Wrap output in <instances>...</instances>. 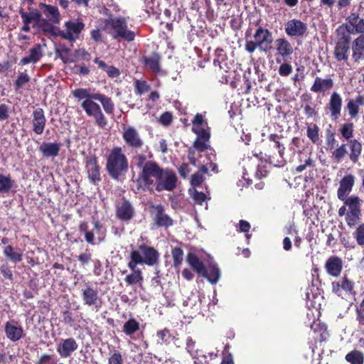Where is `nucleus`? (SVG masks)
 <instances>
[{
	"label": "nucleus",
	"instance_id": "nucleus-1",
	"mask_svg": "<svg viewBox=\"0 0 364 364\" xmlns=\"http://www.w3.org/2000/svg\"><path fill=\"white\" fill-rule=\"evenodd\" d=\"M136 166L140 168L136 186L138 190L146 191L155 184L161 168L156 162L147 161L143 154L135 157Z\"/></svg>",
	"mask_w": 364,
	"mask_h": 364
},
{
	"label": "nucleus",
	"instance_id": "nucleus-2",
	"mask_svg": "<svg viewBox=\"0 0 364 364\" xmlns=\"http://www.w3.org/2000/svg\"><path fill=\"white\" fill-rule=\"evenodd\" d=\"M128 160L122 148H113L107 158L106 168L109 176L117 180L128 171Z\"/></svg>",
	"mask_w": 364,
	"mask_h": 364
},
{
	"label": "nucleus",
	"instance_id": "nucleus-3",
	"mask_svg": "<svg viewBox=\"0 0 364 364\" xmlns=\"http://www.w3.org/2000/svg\"><path fill=\"white\" fill-rule=\"evenodd\" d=\"M342 200L344 201V205L338 209V214L340 217L346 216L348 226H355L360 220L362 200L357 196H351Z\"/></svg>",
	"mask_w": 364,
	"mask_h": 364
},
{
	"label": "nucleus",
	"instance_id": "nucleus-4",
	"mask_svg": "<svg viewBox=\"0 0 364 364\" xmlns=\"http://www.w3.org/2000/svg\"><path fill=\"white\" fill-rule=\"evenodd\" d=\"M159 257V254L154 247L141 245L137 250L130 252V260L127 266L132 268L138 264L154 266L158 263Z\"/></svg>",
	"mask_w": 364,
	"mask_h": 364
},
{
	"label": "nucleus",
	"instance_id": "nucleus-5",
	"mask_svg": "<svg viewBox=\"0 0 364 364\" xmlns=\"http://www.w3.org/2000/svg\"><path fill=\"white\" fill-rule=\"evenodd\" d=\"M273 42L272 33L268 29L259 27L255 34L254 41H247L245 44V50L252 53L258 48L262 53H267L272 48Z\"/></svg>",
	"mask_w": 364,
	"mask_h": 364
},
{
	"label": "nucleus",
	"instance_id": "nucleus-6",
	"mask_svg": "<svg viewBox=\"0 0 364 364\" xmlns=\"http://www.w3.org/2000/svg\"><path fill=\"white\" fill-rule=\"evenodd\" d=\"M106 26L109 29V33L114 39L122 38L130 42L135 38V33L128 29L127 22L124 18L107 20Z\"/></svg>",
	"mask_w": 364,
	"mask_h": 364
},
{
	"label": "nucleus",
	"instance_id": "nucleus-7",
	"mask_svg": "<svg viewBox=\"0 0 364 364\" xmlns=\"http://www.w3.org/2000/svg\"><path fill=\"white\" fill-rule=\"evenodd\" d=\"M177 176L173 171L168 168H162L155 183V188L157 191H172L177 184Z\"/></svg>",
	"mask_w": 364,
	"mask_h": 364
},
{
	"label": "nucleus",
	"instance_id": "nucleus-8",
	"mask_svg": "<svg viewBox=\"0 0 364 364\" xmlns=\"http://www.w3.org/2000/svg\"><path fill=\"white\" fill-rule=\"evenodd\" d=\"M95 99H87L83 100L81 107L88 117H94L95 124L101 127L105 128L107 124V120L102 112L98 104L94 102Z\"/></svg>",
	"mask_w": 364,
	"mask_h": 364
},
{
	"label": "nucleus",
	"instance_id": "nucleus-9",
	"mask_svg": "<svg viewBox=\"0 0 364 364\" xmlns=\"http://www.w3.org/2000/svg\"><path fill=\"white\" fill-rule=\"evenodd\" d=\"M64 26V30L58 31V36L69 41H75L85 28V24L78 20L68 21Z\"/></svg>",
	"mask_w": 364,
	"mask_h": 364
},
{
	"label": "nucleus",
	"instance_id": "nucleus-10",
	"mask_svg": "<svg viewBox=\"0 0 364 364\" xmlns=\"http://www.w3.org/2000/svg\"><path fill=\"white\" fill-rule=\"evenodd\" d=\"M355 181V177L351 173H348L341 178L337 191V196L339 200H345L348 198L347 196L354 186Z\"/></svg>",
	"mask_w": 364,
	"mask_h": 364
},
{
	"label": "nucleus",
	"instance_id": "nucleus-11",
	"mask_svg": "<svg viewBox=\"0 0 364 364\" xmlns=\"http://www.w3.org/2000/svg\"><path fill=\"white\" fill-rule=\"evenodd\" d=\"M346 28L349 33H364V18H360L357 13H351L347 18Z\"/></svg>",
	"mask_w": 364,
	"mask_h": 364
},
{
	"label": "nucleus",
	"instance_id": "nucleus-12",
	"mask_svg": "<svg viewBox=\"0 0 364 364\" xmlns=\"http://www.w3.org/2000/svg\"><path fill=\"white\" fill-rule=\"evenodd\" d=\"M78 348L76 341L73 338L62 339L57 345L56 350L62 358L70 357Z\"/></svg>",
	"mask_w": 364,
	"mask_h": 364
},
{
	"label": "nucleus",
	"instance_id": "nucleus-13",
	"mask_svg": "<svg viewBox=\"0 0 364 364\" xmlns=\"http://www.w3.org/2000/svg\"><path fill=\"white\" fill-rule=\"evenodd\" d=\"M306 30V25L297 19L289 20L285 25V32L289 36H302Z\"/></svg>",
	"mask_w": 364,
	"mask_h": 364
},
{
	"label": "nucleus",
	"instance_id": "nucleus-14",
	"mask_svg": "<svg viewBox=\"0 0 364 364\" xmlns=\"http://www.w3.org/2000/svg\"><path fill=\"white\" fill-rule=\"evenodd\" d=\"M123 139L128 146L134 149L140 148L143 145L142 140L136 129L133 127H129L124 129Z\"/></svg>",
	"mask_w": 364,
	"mask_h": 364
},
{
	"label": "nucleus",
	"instance_id": "nucleus-15",
	"mask_svg": "<svg viewBox=\"0 0 364 364\" xmlns=\"http://www.w3.org/2000/svg\"><path fill=\"white\" fill-rule=\"evenodd\" d=\"M331 285L333 291L340 296H343V293L352 294L353 291L354 284L346 277L333 282Z\"/></svg>",
	"mask_w": 364,
	"mask_h": 364
},
{
	"label": "nucleus",
	"instance_id": "nucleus-16",
	"mask_svg": "<svg viewBox=\"0 0 364 364\" xmlns=\"http://www.w3.org/2000/svg\"><path fill=\"white\" fill-rule=\"evenodd\" d=\"M4 331L6 337L14 342L20 340L23 334L22 327L15 321L6 322Z\"/></svg>",
	"mask_w": 364,
	"mask_h": 364
},
{
	"label": "nucleus",
	"instance_id": "nucleus-17",
	"mask_svg": "<svg viewBox=\"0 0 364 364\" xmlns=\"http://www.w3.org/2000/svg\"><path fill=\"white\" fill-rule=\"evenodd\" d=\"M46 119L41 108L36 109L33 112V130L36 134H41L46 127Z\"/></svg>",
	"mask_w": 364,
	"mask_h": 364
},
{
	"label": "nucleus",
	"instance_id": "nucleus-18",
	"mask_svg": "<svg viewBox=\"0 0 364 364\" xmlns=\"http://www.w3.org/2000/svg\"><path fill=\"white\" fill-rule=\"evenodd\" d=\"M325 268L329 275L337 277L342 271L343 261L337 256H331L326 260Z\"/></svg>",
	"mask_w": 364,
	"mask_h": 364
},
{
	"label": "nucleus",
	"instance_id": "nucleus-19",
	"mask_svg": "<svg viewBox=\"0 0 364 364\" xmlns=\"http://www.w3.org/2000/svg\"><path fill=\"white\" fill-rule=\"evenodd\" d=\"M86 170L90 182L98 183L100 180V166L95 157H90L86 161Z\"/></svg>",
	"mask_w": 364,
	"mask_h": 364
},
{
	"label": "nucleus",
	"instance_id": "nucleus-20",
	"mask_svg": "<svg viewBox=\"0 0 364 364\" xmlns=\"http://www.w3.org/2000/svg\"><path fill=\"white\" fill-rule=\"evenodd\" d=\"M328 107L331 112V117L337 119L341 115L342 109V97L340 94L336 92L331 94Z\"/></svg>",
	"mask_w": 364,
	"mask_h": 364
},
{
	"label": "nucleus",
	"instance_id": "nucleus-21",
	"mask_svg": "<svg viewBox=\"0 0 364 364\" xmlns=\"http://www.w3.org/2000/svg\"><path fill=\"white\" fill-rule=\"evenodd\" d=\"M349 50V38L344 36L341 38L336 43L334 55L338 60H347L348 58V52Z\"/></svg>",
	"mask_w": 364,
	"mask_h": 364
},
{
	"label": "nucleus",
	"instance_id": "nucleus-22",
	"mask_svg": "<svg viewBox=\"0 0 364 364\" xmlns=\"http://www.w3.org/2000/svg\"><path fill=\"white\" fill-rule=\"evenodd\" d=\"M275 48L277 53L284 58L290 56L294 52L292 45L285 38H277L275 41Z\"/></svg>",
	"mask_w": 364,
	"mask_h": 364
},
{
	"label": "nucleus",
	"instance_id": "nucleus-23",
	"mask_svg": "<svg viewBox=\"0 0 364 364\" xmlns=\"http://www.w3.org/2000/svg\"><path fill=\"white\" fill-rule=\"evenodd\" d=\"M43 55V47L41 45L38 44L30 50L28 55L23 57L21 60L20 65H25L29 63H36Z\"/></svg>",
	"mask_w": 364,
	"mask_h": 364
},
{
	"label": "nucleus",
	"instance_id": "nucleus-24",
	"mask_svg": "<svg viewBox=\"0 0 364 364\" xmlns=\"http://www.w3.org/2000/svg\"><path fill=\"white\" fill-rule=\"evenodd\" d=\"M82 297L85 305H96L98 301V293L97 289L89 285H86L85 287L82 289Z\"/></svg>",
	"mask_w": 364,
	"mask_h": 364
},
{
	"label": "nucleus",
	"instance_id": "nucleus-25",
	"mask_svg": "<svg viewBox=\"0 0 364 364\" xmlns=\"http://www.w3.org/2000/svg\"><path fill=\"white\" fill-rule=\"evenodd\" d=\"M134 209L129 201L124 200L118 205L117 210V216L119 219L128 221L132 218Z\"/></svg>",
	"mask_w": 364,
	"mask_h": 364
},
{
	"label": "nucleus",
	"instance_id": "nucleus-26",
	"mask_svg": "<svg viewBox=\"0 0 364 364\" xmlns=\"http://www.w3.org/2000/svg\"><path fill=\"white\" fill-rule=\"evenodd\" d=\"M333 86V82L331 78L322 79L319 77L315 78L311 91L314 92H324L331 90Z\"/></svg>",
	"mask_w": 364,
	"mask_h": 364
},
{
	"label": "nucleus",
	"instance_id": "nucleus-27",
	"mask_svg": "<svg viewBox=\"0 0 364 364\" xmlns=\"http://www.w3.org/2000/svg\"><path fill=\"white\" fill-rule=\"evenodd\" d=\"M352 58L355 61L364 58V35H360L352 43Z\"/></svg>",
	"mask_w": 364,
	"mask_h": 364
},
{
	"label": "nucleus",
	"instance_id": "nucleus-28",
	"mask_svg": "<svg viewBox=\"0 0 364 364\" xmlns=\"http://www.w3.org/2000/svg\"><path fill=\"white\" fill-rule=\"evenodd\" d=\"M192 131L196 134L210 133L208 131V122L204 119L203 114L198 113L192 120Z\"/></svg>",
	"mask_w": 364,
	"mask_h": 364
},
{
	"label": "nucleus",
	"instance_id": "nucleus-29",
	"mask_svg": "<svg viewBox=\"0 0 364 364\" xmlns=\"http://www.w3.org/2000/svg\"><path fill=\"white\" fill-rule=\"evenodd\" d=\"M202 277L206 278L212 284H215L220 279V272L216 264L211 263L205 268Z\"/></svg>",
	"mask_w": 364,
	"mask_h": 364
},
{
	"label": "nucleus",
	"instance_id": "nucleus-30",
	"mask_svg": "<svg viewBox=\"0 0 364 364\" xmlns=\"http://www.w3.org/2000/svg\"><path fill=\"white\" fill-rule=\"evenodd\" d=\"M60 149V144L58 143L43 142L39 147L40 151L43 156L55 157L58 155Z\"/></svg>",
	"mask_w": 364,
	"mask_h": 364
},
{
	"label": "nucleus",
	"instance_id": "nucleus-31",
	"mask_svg": "<svg viewBox=\"0 0 364 364\" xmlns=\"http://www.w3.org/2000/svg\"><path fill=\"white\" fill-rule=\"evenodd\" d=\"M41 9L48 20L53 23H58L60 21V16L58 9L56 6L42 4Z\"/></svg>",
	"mask_w": 364,
	"mask_h": 364
},
{
	"label": "nucleus",
	"instance_id": "nucleus-32",
	"mask_svg": "<svg viewBox=\"0 0 364 364\" xmlns=\"http://www.w3.org/2000/svg\"><path fill=\"white\" fill-rule=\"evenodd\" d=\"M156 213L154 220L159 226H170L172 225L173 221L171 218L165 214L164 208L161 205H156L155 208Z\"/></svg>",
	"mask_w": 364,
	"mask_h": 364
},
{
	"label": "nucleus",
	"instance_id": "nucleus-33",
	"mask_svg": "<svg viewBox=\"0 0 364 364\" xmlns=\"http://www.w3.org/2000/svg\"><path fill=\"white\" fill-rule=\"evenodd\" d=\"M348 145L350 150L349 159L353 163H357L362 151V144L357 139H350Z\"/></svg>",
	"mask_w": 364,
	"mask_h": 364
},
{
	"label": "nucleus",
	"instance_id": "nucleus-34",
	"mask_svg": "<svg viewBox=\"0 0 364 364\" xmlns=\"http://www.w3.org/2000/svg\"><path fill=\"white\" fill-rule=\"evenodd\" d=\"M128 267L132 271V272L125 277V282L129 285H133L136 284H141L143 281L141 271L137 268V265H134V268H132L130 266H128Z\"/></svg>",
	"mask_w": 364,
	"mask_h": 364
},
{
	"label": "nucleus",
	"instance_id": "nucleus-35",
	"mask_svg": "<svg viewBox=\"0 0 364 364\" xmlns=\"http://www.w3.org/2000/svg\"><path fill=\"white\" fill-rule=\"evenodd\" d=\"M187 262L198 274L202 276L205 267L203 263L193 253H189L187 256Z\"/></svg>",
	"mask_w": 364,
	"mask_h": 364
},
{
	"label": "nucleus",
	"instance_id": "nucleus-36",
	"mask_svg": "<svg viewBox=\"0 0 364 364\" xmlns=\"http://www.w3.org/2000/svg\"><path fill=\"white\" fill-rule=\"evenodd\" d=\"M4 255L14 263L19 262L23 259V252L15 250L12 246L7 245L4 249Z\"/></svg>",
	"mask_w": 364,
	"mask_h": 364
},
{
	"label": "nucleus",
	"instance_id": "nucleus-37",
	"mask_svg": "<svg viewBox=\"0 0 364 364\" xmlns=\"http://www.w3.org/2000/svg\"><path fill=\"white\" fill-rule=\"evenodd\" d=\"M331 159L339 163L348 154V150L346 147V144H342L341 145H337L336 148H333L332 150H331Z\"/></svg>",
	"mask_w": 364,
	"mask_h": 364
},
{
	"label": "nucleus",
	"instance_id": "nucleus-38",
	"mask_svg": "<svg viewBox=\"0 0 364 364\" xmlns=\"http://www.w3.org/2000/svg\"><path fill=\"white\" fill-rule=\"evenodd\" d=\"M197 138L194 143V147L198 151H205L208 146V141L210 139V133H203L196 134Z\"/></svg>",
	"mask_w": 364,
	"mask_h": 364
},
{
	"label": "nucleus",
	"instance_id": "nucleus-39",
	"mask_svg": "<svg viewBox=\"0 0 364 364\" xmlns=\"http://www.w3.org/2000/svg\"><path fill=\"white\" fill-rule=\"evenodd\" d=\"M95 100L99 101L107 114H112L114 111V104L112 100L100 93H97V95L95 96Z\"/></svg>",
	"mask_w": 364,
	"mask_h": 364
},
{
	"label": "nucleus",
	"instance_id": "nucleus-40",
	"mask_svg": "<svg viewBox=\"0 0 364 364\" xmlns=\"http://www.w3.org/2000/svg\"><path fill=\"white\" fill-rule=\"evenodd\" d=\"M346 360L350 364H363L364 355L362 352L354 350L346 355Z\"/></svg>",
	"mask_w": 364,
	"mask_h": 364
},
{
	"label": "nucleus",
	"instance_id": "nucleus-41",
	"mask_svg": "<svg viewBox=\"0 0 364 364\" xmlns=\"http://www.w3.org/2000/svg\"><path fill=\"white\" fill-rule=\"evenodd\" d=\"M160 57L157 54H154L149 58H146L144 63L152 72L159 73L160 72Z\"/></svg>",
	"mask_w": 364,
	"mask_h": 364
},
{
	"label": "nucleus",
	"instance_id": "nucleus-42",
	"mask_svg": "<svg viewBox=\"0 0 364 364\" xmlns=\"http://www.w3.org/2000/svg\"><path fill=\"white\" fill-rule=\"evenodd\" d=\"M139 329V323L134 318H130L124 323L123 331L127 336H132Z\"/></svg>",
	"mask_w": 364,
	"mask_h": 364
},
{
	"label": "nucleus",
	"instance_id": "nucleus-43",
	"mask_svg": "<svg viewBox=\"0 0 364 364\" xmlns=\"http://www.w3.org/2000/svg\"><path fill=\"white\" fill-rule=\"evenodd\" d=\"M73 95L79 100H87V99H95L97 93H91L87 89L79 88L73 92Z\"/></svg>",
	"mask_w": 364,
	"mask_h": 364
},
{
	"label": "nucleus",
	"instance_id": "nucleus-44",
	"mask_svg": "<svg viewBox=\"0 0 364 364\" xmlns=\"http://www.w3.org/2000/svg\"><path fill=\"white\" fill-rule=\"evenodd\" d=\"M14 185V181L10 176L0 174V192L8 193Z\"/></svg>",
	"mask_w": 364,
	"mask_h": 364
},
{
	"label": "nucleus",
	"instance_id": "nucleus-45",
	"mask_svg": "<svg viewBox=\"0 0 364 364\" xmlns=\"http://www.w3.org/2000/svg\"><path fill=\"white\" fill-rule=\"evenodd\" d=\"M319 129L318 126L315 124H313L310 126H308L306 135L311 140L313 143H317L319 140L318 135Z\"/></svg>",
	"mask_w": 364,
	"mask_h": 364
},
{
	"label": "nucleus",
	"instance_id": "nucleus-46",
	"mask_svg": "<svg viewBox=\"0 0 364 364\" xmlns=\"http://www.w3.org/2000/svg\"><path fill=\"white\" fill-rule=\"evenodd\" d=\"M94 229L92 232H94V235H97V240L100 242H102L105 240L106 230L102 225V224L98 220L93 221Z\"/></svg>",
	"mask_w": 364,
	"mask_h": 364
},
{
	"label": "nucleus",
	"instance_id": "nucleus-47",
	"mask_svg": "<svg viewBox=\"0 0 364 364\" xmlns=\"http://www.w3.org/2000/svg\"><path fill=\"white\" fill-rule=\"evenodd\" d=\"M171 254L173 260V266L178 269L183 262V252L181 248L175 247L173 249Z\"/></svg>",
	"mask_w": 364,
	"mask_h": 364
},
{
	"label": "nucleus",
	"instance_id": "nucleus-48",
	"mask_svg": "<svg viewBox=\"0 0 364 364\" xmlns=\"http://www.w3.org/2000/svg\"><path fill=\"white\" fill-rule=\"evenodd\" d=\"M353 235L357 244L364 246V223L358 225Z\"/></svg>",
	"mask_w": 364,
	"mask_h": 364
},
{
	"label": "nucleus",
	"instance_id": "nucleus-49",
	"mask_svg": "<svg viewBox=\"0 0 364 364\" xmlns=\"http://www.w3.org/2000/svg\"><path fill=\"white\" fill-rule=\"evenodd\" d=\"M186 350L193 358L198 356V350L196 347V342L191 337L186 339Z\"/></svg>",
	"mask_w": 364,
	"mask_h": 364
},
{
	"label": "nucleus",
	"instance_id": "nucleus-50",
	"mask_svg": "<svg viewBox=\"0 0 364 364\" xmlns=\"http://www.w3.org/2000/svg\"><path fill=\"white\" fill-rule=\"evenodd\" d=\"M340 131L343 138L348 141L353 136V125L352 123L344 124Z\"/></svg>",
	"mask_w": 364,
	"mask_h": 364
},
{
	"label": "nucleus",
	"instance_id": "nucleus-51",
	"mask_svg": "<svg viewBox=\"0 0 364 364\" xmlns=\"http://www.w3.org/2000/svg\"><path fill=\"white\" fill-rule=\"evenodd\" d=\"M156 336L158 338V342L161 344L168 343L170 342L171 339V335L170 333V331L166 328L159 331L156 333Z\"/></svg>",
	"mask_w": 364,
	"mask_h": 364
},
{
	"label": "nucleus",
	"instance_id": "nucleus-52",
	"mask_svg": "<svg viewBox=\"0 0 364 364\" xmlns=\"http://www.w3.org/2000/svg\"><path fill=\"white\" fill-rule=\"evenodd\" d=\"M135 91L138 95H143L150 90L149 85L146 81L136 80L134 82Z\"/></svg>",
	"mask_w": 364,
	"mask_h": 364
},
{
	"label": "nucleus",
	"instance_id": "nucleus-53",
	"mask_svg": "<svg viewBox=\"0 0 364 364\" xmlns=\"http://www.w3.org/2000/svg\"><path fill=\"white\" fill-rule=\"evenodd\" d=\"M108 364H124L122 353L119 350H113L108 358Z\"/></svg>",
	"mask_w": 364,
	"mask_h": 364
},
{
	"label": "nucleus",
	"instance_id": "nucleus-54",
	"mask_svg": "<svg viewBox=\"0 0 364 364\" xmlns=\"http://www.w3.org/2000/svg\"><path fill=\"white\" fill-rule=\"evenodd\" d=\"M189 193L192 196L195 202L202 205V203L207 199V197L205 193L202 192H199L195 188H190Z\"/></svg>",
	"mask_w": 364,
	"mask_h": 364
},
{
	"label": "nucleus",
	"instance_id": "nucleus-55",
	"mask_svg": "<svg viewBox=\"0 0 364 364\" xmlns=\"http://www.w3.org/2000/svg\"><path fill=\"white\" fill-rule=\"evenodd\" d=\"M269 139L271 141H273L274 142L275 144V146L277 147V149H278V152L280 155V156H283L284 154V146L280 144L279 142V139H280V136L277 134H270L269 136Z\"/></svg>",
	"mask_w": 364,
	"mask_h": 364
},
{
	"label": "nucleus",
	"instance_id": "nucleus-56",
	"mask_svg": "<svg viewBox=\"0 0 364 364\" xmlns=\"http://www.w3.org/2000/svg\"><path fill=\"white\" fill-rule=\"evenodd\" d=\"M348 114L351 117H355L359 111V107L353 102V100H350L346 105Z\"/></svg>",
	"mask_w": 364,
	"mask_h": 364
},
{
	"label": "nucleus",
	"instance_id": "nucleus-57",
	"mask_svg": "<svg viewBox=\"0 0 364 364\" xmlns=\"http://www.w3.org/2000/svg\"><path fill=\"white\" fill-rule=\"evenodd\" d=\"M29 80L30 77L26 73H20L15 82L16 89H19L21 87H23L26 83H27L29 81Z\"/></svg>",
	"mask_w": 364,
	"mask_h": 364
},
{
	"label": "nucleus",
	"instance_id": "nucleus-58",
	"mask_svg": "<svg viewBox=\"0 0 364 364\" xmlns=\"http://www.w3.org/2000/svg\"><path fill=\"white\" fill-rule=\"evenodd\" d=\"M0 271L5 279H9L10 281L13 280V273L7 264H4L3 265H1L0 267Z\"/></svg>",
	"mask_w": 364,
	"mask_h": 364
},
{
	"label": "nucleus",
	"instance_id": "nucleus-59",
	"mask_svg": "<svg viewBox=\"0 0 364 364\" xmlns=\"http://www.w3.org/2000/svg\"><path fill=\"white\" fill-rule=\"evenodd\" d=\"M292 73V67L290 64L282 63L279 68V73L282 76H288Z\"/></svg>",
	"mask_w": 364,
	"mask_h": 364
},
{
	"label": "nucleus",
	"instance_id": "nucleus-60",
	"mask_svg": "<svg viewBox=\"0 0 364 364\" xmlns=\"http://www.w3.org/2000/svg\"><path fill=\"white\" fill-rule=\"evenodd\" d=\"M203 181V176L200 173L193 174L191 177V185L194 187L199 186Z\"/></svg>",
	"mask_w": 364,
	"mask_h": 364
},
{
	"label": "nucleus",
	"instance_id": "nucleus-61",
	"mask_svg": "<svg viewBox=\"0 0 364 364\" xmlns=\"http://www.w3.org/2000/svg\"><path fill=\"white\" fill-rule=\"evenodd\" d=\"M159 121L162 124L168 125L172 121V114L170 112H166L160 117Z\"/></svg>",
	"mask_w": 364,
	"mask_h": 364
},
{
	"label": "nucleus",
	"instance_id": "nucleus-62",
	"mask_svg": "<svg viewBox=\"0 0 364 364\" xmlns=\"http://www.w3.org/2000/svg\"><path fill=\"white\" fill-rule=\"evenodd\" d=\"M91 259V254L90 252H85L78 256V260L81 262L82 265H85L89 262Z\"/></svg>",
	"mask_w": 364,
	"mask_h": 364
},
{
	"label": "nucleus",
	"instance_id": "nucleus-63",
	"mask_svg": "<svg viewBox=\"0 0 364 364\" xmlns=\"http://www.w3.org/2000/svg\"><path fill=\"white\" fill-rule=\"evenodd\" d=\"M53 356L48 354H43L39 358L38 364H51L53 363Z\"/></svg>",
	"mask_w": 364,
	"mask_h": 364
},
{
	"label": "nucleus",
	"instance_id": "nucleus-64",
	"mask_svg": "<svg viewBox=\"0 0 364 364\" xmlns=\"http://www.w3.org/2000/svg\"><path fill=\"white\" fill-rule=\"evenodd\" d=\"M357 320L360 324H364V307L361 305L357 308Z\"/></svg>",
	"mask_w": 364,
	"mask_h": 364
}]
</instances>
